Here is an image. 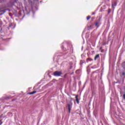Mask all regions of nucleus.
Here are the masks:
<instances>
[{
  "instance_id": "obj_12",
  "label": "nucleus",
  "mask_w": 125,
  "mask_h": 125,
  "mask_svg": "<svg viewBox=\"0 0 125 125\" xmlns=\"http://www.w3.org/2000/svg\"><path fill=\"white\" fill-rule=\"evenodd\" d=\"M122 74L123 76H125V72H123Z\"/></svg>"
},
{
  "instance_id": "obj_3",
  "label": "nucleus",
  "mask_w": 125,
  "mask_h": 125,
  "mask_svg": "<svg viewBox=\"0 0 125 125\" xmlns=\"http://www.w3.org/2000/svg\"><path fill=\"white\" fill-rule=\"evenodd\" d=\"M116 5H117V2H112V8H114V7L116 6Z\"/></svg>"
},
{
  "instance_id": "obj_5",
  "label": "nucleus",
  "mask_w": 125,
  "mask_h": 125,
  "mask_svg": "<svg viewBox=\"0 0 125 125\" xmlns=\"http://www.w3.org/2000/svg\"><path fill=\"white\" fill-rule=\"evenodd\" d=\"M35 93H37V91H33L32 92H30L29 94H35Z\"/></svg>"
},
{
  "instance_id": "obj_13",
  "label": "nucleus",
  "mask_w": 125,
  "mask_h": 125,
  "mask_svg": "<svg viewBox=\"0 0 125 125\" xmlns=\"http://www.w3.org/2000/svg\"><path fill=\"white\" fill-rule=\"evenodd\" d=\"M79 71H80L79 70H77V71H76V73L78 74V72H79Z\"/></svg>"
},
{
  "instance_id": "obj_1",
  "label": "nucleus",
  "mask_w": 125,
  "mask_h": 125,
  "mask_svg": "<svg viewBox=\"0 0 125 125\" xmlns=\"http://www.w3.org/2000/svg\"><path fill=\"white\" fill-rule=\"evenodd\" d=\"M73 106V103L70 102L68 104V112L69 113H71V109H72V106Z\"/></svg>"
},
{
  "instance_id": "obj_6",
  "label": "nucleus",
  "mask_w": 125,
  "mask_h": 125,
  "mask_svg": "<svg viewBox=\"0 0 125 125\" xmlns=\"http://www.w3.org/2000/svg\"><path fill=\"white\" fill-rule=\"evenodd\" d=\"M98 57H99V55H97V56H96V57H95V60H96V59H97Z\"/></svg>"
},
{
  "instance_id": "obj_7",
  "label": "nucleus",
  "mask_w": 125,
  "mask_h": 125,
  "mask_svg": "<svg viewBox=\"0 0 125 125\" xmlns=\"http://www.w3.org/2000/svg\"><path fill=\"white\" fill-rule=\"evenodd\" d=\"M86 19H87V20H88L89 19H90V16L87 17Z\"/></svg>"
},
{
  "instance_id": "obj_10",
  "label": "nucleus",
  "mask_w": 125,
  "mask_h": 125,
  "mask_svg": "<svg viewBox=\"0 0 125 125\" xmlns=\"http://www.w3.org/2000/svg\"><path fill=\"white\" fill-rule=\"evenodd\" d=\"M124 99H125V94L123 95Z\"/></svg>"
},
{
  "instance_id": "obj_2",
  "label": "nucleus",
  "mask_w": 125,
  "mask_h": 125,
  "mask_svg": "<svg viewBox=\"0 0 125 125\" xmlns=\"http://www.w3.org/2000/svg\"><path fill=\"white\" fill-rule=\"evenodd\" d=\"M62 73L60 71H56L54 73V76L59 77V76H61Z\"/></svg>"
},
{
  "instance_id": "obj_9",
  "label": "nucleus",
  "mask_w": 125,
  "mask_h": 125,
  "mask_svg": "<svg viewBox=\"0 0 125 125\" xmlns=\"http://www.w3.org/2000/svg\"><path fill=\"white\" fill-rule=\"evenodd\" d=\"M94 14H95V12H93V13H92V15H94Z\"/></svg>"
},
{
  "instance_id": "obj_8",
  "label": "nucleus",
  "mask_w": 125,
  "mask_h": 125,
  "mask_svg": "<svg viewBox=\"0 0 125 125\" xmlns=\"http://www.w3.org/2000/svg\"><path fill=\"white\" fill-rule=\"evenodd\" d=\"M95 26H98V22L95 23Z\"/></svg>"
},
{
  "instance_id": "obj_11",
  "label": "nucleus",
  "mask_w": 125,
  "mask_h": 125,
  "mask_svg": "<svg viewBox=\"0 0 125 125\" xmlns=\"http://www.w3.org/2000/svg\"><path fill=\"white\" fill-rule=\"evenodd\" d=\"M110 12H111V10L110 9L109 10L108 13H110Z\"/></svg>"
},
{
  "instance_id": "obj_4",
  "label": "nucleus",
  "mask_w": 125,
  "mask_h": 125,
  "mask_svg": "<svg viewBox=\"0 0 125 125\" xmlns=\"http://www.w3.org/2000/svg\"><path fill=\"white\" fill-rule=\"evenodd\" d=\"M75 98L77 104H79V103H80V102L79 101V99H78V95L76 96Z\"/></svg>"
}]
</instances>
